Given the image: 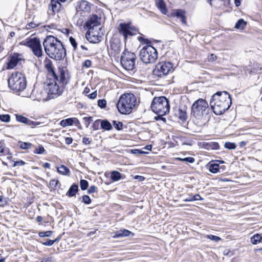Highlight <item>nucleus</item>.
I'll return each mask as SVG.
<instances>
[{"label": "nucleus", "mask_w": 262, "mask_h": 262, "mask_svg": "<svg viewBox=\"0 0 262 262\" xmlns=\"http://www.w3.org/2000/svg\"><path fill=\"white\" fill-rule=\"evenodd\" d=\"M126 178V176L124 173H122L117 170L111 171V179L108 181H105L104 183L106 185H110L111 184L119 181L121 180H124Z\"/></svg>", "instance_id": "20"}, {"label": "nucleus", "mask_w": 262, "mask_h": 262, "mask_svg": "<svg viewBox=\"0 0 262 262\" xmlns=\"http://www.w3.org/2000/svg\"><path fill=\"white\" fill-rule=\"evenodd\" d=\"M37 232L38 234V236L40 238H44V237H52L54 231H52V230H47V231H39Z\"/></svg>", "instance_id": "39"}, {"label": "nucleus", "mask_w": 262, "mask_h": 262, "mask_svg": "<svg viewBox=\"0 0 262 262\" xmlns=\"http://www.w3.org/2000/svg\"><path fill=\"white\" fill-rule=\"evenodd\" d=\"M155 4L162 14H166L167 9L164 0H155Z\"/></svg>", "instance_id": "28"}, {"label": "nucleus", "mask_w": 262, "mask_h": 262, "mask_svg": "<svg viewBox=\"0 0 262 262\" xmlns=\"http://www.w3.org/2000/svg\"><path fill=\"white\" fill-rule=\"evenodd\" d=\"M205 200L204 198H202L199 193H196L193 194L192 193L188 194V196L183 200V201L185 202H193L196 201H203Z\"/></svg>", "instance_id": "29"}, {"label": "nucleus", "mask_w": 262, "mask_h": 262, "mask_svg": "<svg viewBox=\"0 0 262 262\" xmlns=\"http://www.w3.org/2000/svg\"><path fill=\"white\" fill-rule=\"evenodd\" d=\"M73 120V117L62 119L60 121L59 124L63 127H66L68 126H72Z\"/></svg>", "instance_id": "35"}, {"label": "nucleus", "mask_w": 262, "mask_h": 262, "mask_svg": "<svg viewBox=\"0 0 262 262\" xmlns=\"http://www.w3.org/2000/svg\"><path fill=\"white\" fill-rule=\"evenodd\" d=\"M47 72L43 90L47 96L45 101H48L61 96L67 85L70 83L71 74L68 67H58V72L55 67H45Z\"/></svg>", "instance_id": "1"}, {"label": "nucleus", "mask_w": 262, "mask_h": 262, "mask_svg": "<svg viewBox=\"0 0 262 262\" xmlns=\"http://www.w3.org/2000/svg\"><path fill=\"white\" fill-rule=\"evenodd\" d=\"M171 139L173 140H175V139H178L181 142V144L182 145H188V146H192L194 143V141L190 138L183 136L182 135H172L171 136Z\"/></svg>", "instance_id": "22"}, {"label": "nucleus", "mask_w": 262, "mask_h": 262, "mask_svg": "<svg viewBox=\"0 0 262 262\" xmlns=\"http://www.w3.org/2000/svg\"><path fill=\"white\" fill-rule=\"evenodd\" d=\"M79 191L80 189L79 188L78 184L75 182L72 183V185L70 186V188L66 192V195L69 198L75 197Z\"/></svg>", "instance_id": "26"}, {"label": "nucleus", "mask_w": 262, "mask_h": 262, "mask_svg": "<svg viewBox=\"0 0 262 262\" xmlns=\"http://www.w3.org/2000/svg\"><path fill=\"white\" fill-rule=\"evenodd\" d=\"M140 56L144 63H152L158 58V53L156 49L152 46H146L141 50Z\"/></svg>", "instance_id": "7"}, {"label": "nucleus", "mask_w": 262, "mask_h": 262, "mask_svg": "<svg viewBox=\"0 0 262 262\" xmlns=\"http://www.w3.org/2000/svg\"><path fill=\"white\" fill-rule=\"evenodd\" d=\"M169 105V110H170V102L168 98L165 96H155L151 102L150 108L152 109L157 107L165 108Z\"/></svg>", "instance_id": "11"}, {"label": "nucleus", "mask_w": 262, "mask_h": 262, "mask_svg": "<svg viewBox=\"0 0 262 262\" xmlns=\"http://www.w3.org/2000/svg\"><path fill=\"white\" fill-rule=\"evenodd\" d=\"M227 101V102L213 101L212 103H210V108L215 115L221 116L229 110L232 101L230 100Z\"/></svg>", "instance_id": "8"}, {"label": "nucleus", "mask_w": 262, "mask_h": 262, "mask_svg": "<svg viewBox=\"0 0 262 262\" xmlns=\"http://www.w3.org/2000/svg\"><path fill=\"white\" fill-rule=\"evenodd\" d=\"M25 45L29 47L33 54L39 58V64L51 66V61L47 57L42 56V50L39 39L37 38L26 39Z\"/></svg>", "instance_id": "4"}, {"label": "nucleus", "mask_w": 262, "mask_h": 262, "mask_svg": "<svg viewBox=\"0 0 262 262\" xmlns=\"http://www.w3.org/2000/svg\"><path fill=\"white\" fill-rule=\"evenodd\" d=\"M8 85L14 93H19L26 89L27 81L25 78L21 79L20 76L18 77L17 73L15 76L12 73L8 79Z\"/></svg>", "instance_id": "6"}, {"label": "nucleus", "mask_w": 262, "mask_h": 262, "mask_svg": "<svg viewBox=\"0 0 262 262\" xmlns=\"http://www.w3.org/2000/svg\"><path fill=\"white\" fill-rule=\"evenodd\" d=\"M15 116L16 120L17 122L25 124H26V122L27 121V119L28 118L20 114H15Z\"/></svg>", "instance_id": "45"}, {"label": "nucleus", "mask_w": 262, "mask_h": 262, "mask_svg": "<svg viewBox=\"0 0 262 262\" xmlns=\"http://www.w3.org/2000/svg\"><path fill=\"white\" fill-rule=\"evenodd\" d=\"M97 192V187L94 185H91L90 187L89 186L87 189V193L89 194Z\"/></svg>", "instance_id": "56"}, {"label": "nucleus", "mask_w": 262, "mask_h": 262, "mask_svg": "<svg viewBox=\"0 0 262 262\" xmlns=\"http://www.w3.org/2000/svg\"><path fill=\"white\" fill-rule=\"evenodd\" d=\"M103 36V33L102 28H89L86 33L87 39L92 43H97L101 41V39Z\"/></svg>", "instance_id": "10"}, {"label": "nucleus", "mask_w": 262, "mask_h": 262, "mask_svg": "<svg viewBox=\"0 0 262 262\" xmlns=\"http://www.w3.org/2000/svg\"><path fill=\"white\" fill-rule=\"evenodd\" d=\"M42 123V122L39 121H34L33 120H30V119L28 118L27 121L26 122L25 125L28 126H31L32 128H34V127L39 125Z\"/></svg>", "instance_id": "50"}, {"label": "nucleus", "mask_w": 262, "mask_h": 262, "mask_svg": "<svg viewBox=\"0 0 262 262\" xmlns=\"http://www.w3.org/2000/svg\"><path fill=\"white\" fill-rule=\"evenodd\" d=\"M134 236L135 233L134 232L125 228H121L112 233V237L113 238L133 237Z\"/></svg>", "instance_id": "17"}, {"label": "nucleus", "mask_w": 262, "mask_h": 262, "mask_svg": "<svg viewBox=\"0 0 262 262\" xmlns=\"http://www.w3.org/2000/svg\"><path fill=\"white\" fill-rule=\"evenodd\" d=\"M93 117L92 116H86L83 117L82 119L84 121V123L86 128H88L90 124L93 122Z\"/></svg>", "instance_id": "54"}, {"label": "nucleus", "mask_w": 262, "mask_h": 262, "mask_svg": "<svg viewBox=\"0 0 262 262\" xmlns=\"http://www.w3.org/2000/svg\"><path fill=\"white\" fill-rule=\"evenodd\" d=\"M92 140L89 138L86 137H84L82 138V142L84 145H90L92 143Z\"/></svg>", "instance_id": "61"}, {"label": "nucleus", "mask_w": 262, "mask_h": 262, "mask_svg": "<svg viewBox=\"0 0 262 262\" xmlns=\"http://www.w3.org/2000/svg\"><path fill=\"white\" fill-rule=\"evenodd\" d=\"M25 59L21 54L13 53L9 57V60L7 66H16L25 64Z\"/></svg>", "instance_id": "18"}, {"label": "nucleus", "mask_w": 262, "mask_h": 262, "mask_svg": "<svg viewBox=\"0 0 262 262\" xmlns=\"http://www.w3.org/2000/svg\"><path fill=\"white\" fill-rule=\"evenodd\" d=\"M33 144L29 142H24L20 140L18 141V146L21 149L28 150L30 149Z\"/></svg>", "instance_id": "37"}, {"label": "nucleus", "mask_w": 262, "mask_h": 262, "mask_svg": "<svg viewBox=\"0 0 262 262\" xmlns=\"http://www.w3.org/2000/svg\"><path fill=\"white\" fill-rule=\"evenodd\" d=\"M237 147L235 143L227 141L224 143V147L229 150L235 149Z\"/></svg>", "instance_id": "49"}, {"label": "nucleus", "mask_w": 262, "mask_h": 262, "mask_svg": "<svg viewBox=\"0 0 262 262\" xmlns=\"http://www.w3.org/2000/svg\"><path fill=\"white\" fill-rule=\"evenodd\" d=\"M234 254V251H231L230 249H225L223 251V254L225 256H228L229 257L233 255Z\"/></svg>", "instance_id": "60"}, {"label": "nucleus", "mask_w": 262, "mask_h": 262, "mask_svg": "<svg viewBox=\"0 0 262 262\" xmlns=\"http://www.w3.org/2000/svg\"><path fill=\"white\" fill-rule=\"evenodd\" d=\"M78 200L80 201L81 203L86 205L91 204L92 202V200L88 194H83V195L79 197Z\"/></svg>", "instance_id": "38"}, {"label": "nucleus", "mask_w": 262, "mask_h": 262, "mask_svg": "<svg viewBox=\"0 0 262 262\" xmlns=\"http://www.w3.org/2000/svg\"><path fill=\"white\" fill-rule=\"evenodd\" d=\"M121 43L118 40L111 42L110 48L108 49V54L110 56L118 58L121 51Z\"/></svg>", "instance_id": "16"}, {"label": "nucleus", "mask_w": 262, "mask_h": 262, "mask_svg": "<svg viewBox=\"0 0 262 262\" xmlns=\"http://www.w3.org/2000/svg\"><path fill=\"white\" fill-rule=\"evenodd\" d=\"M171 16L176 17L180 19L182 24L186 25V12L182 9H177L174 10L171 13Z\"/></svg>", "instance_id": "25"}, {"label": "nucleus", "mask_w": 262, "mask_h": 262, "mask_svg": "<svg viewBox=\"0 0 262 262\" xmlns=\"http://www.w3.org/2000/svg\"><path fill=\"white\" fill-rule=\"evenodd\" d=\"M43 45L47 54L56 60H61L66 55V50L62 42L53 36L47 37Z\"/></svg>", "instance_id": "2"}, {"label": "nucleus", "mask_w": 262, "mask_h": 262, "mask_svg": "<svg viewBox=\"0 0 262 262\" xmlns=\"http://www.w3.org/2000/svg\"><path fill=\"white\" fill-rule=\"evenodd\" d=\"M247 25V22L245 21L243 19H239L236 22L235 25V28L237 29H244Z\"/></svg>", "instance_id": "44"}, {"label": "nucleus", "mask_w": 262, "mask_h": 262, "mask_svg": "<svg viewBox=\"0 0 262 262\" xmlns=\"http://www.w3.org/2000/svg\"><path fill=\"white\" fill-rule=\"evenodd\" d=\"M198 145L200 148L204 149L207 150H219L220 149V145L217 142L210 141V142H199Z\"/></svg>", "instance_id": "19"}, {"label": "nucleus", "mask_w": 262, "mask_h": 262, "mask_svg": "<svg viewBox=\"0 0 262 262\" xmlns=\"http://www.w3.org/2000/svg\"><path fill=\"white\" fill-rule=\"evenodd\" d=\"M61 5L58 0H51L49 7V14H55L59 11Z\"/></svg>", "instance_id": "24"}, {"label": "nucleus", "mask_w": 262, "mask_h": 262, "mask_svg": "<svg viewBox=\"0 0 262 262\" xmlns=\"http://www.w3.org/2000/svg\"><path fill=\"white\" fill-rule=\"evenodd\" d=\"M174 160L176 161L187 162L190 164H192L195 161V159L192 157H187L185 158L176 157L174 158Z\"/></svg>", "instance_id": "41"}, {"label": "nucleus", "mask_w": 262, "mask_h": 262, "mask_svg": "<svg viewBox=\"0 0 262 262\" xmlns=\"http://www.w3.org/2000/svg\"><path fill=\"white\" fill-rule=\"evenodd\" d=\"M11 120V116L8 114H0V121L4 123H8Z\"/></svg>", "instance_id": "51"}, {"label": "nucleus", "mask_w": 262, "mask_h": 262, "mask_svg": "<svg viewBox=\"0 0 262 262\" xmlns=\"http://www.w3.org/2000/svg\"><path fill=\"white\" fill-rule=\"evenodd\" d=\"M26 162L24 161L21 159H18L16 161H13V164L12 165V167H15L17 166H24Z\"/></svg>", "instance_id": "58"}, {"label": "nucleus", "mask_w": 262, "mask_h": 262, "mask_svg": "<svg viewBox=\"0 0 262 262\" xmlns=\"http://www.w3.org/2000/svg\"><path fill=\"white\" fill-rule=\"evenodd\" d=\"M79 185L80 189L82 191H84L88 189L89 186V182L84 179H80L79 181Z\"/></svg>", "instance_id": "47"}, {"label": "nucleus", "mask_w": 262, "mask_h": 262, "mask_svg": "<svg viewBox=\"0 0 262 262\" xmlns=\"http://www.w3.org/2000/svg\"><path fill=\"white\" fill-rule=\"evenodd\" d=\"M91 4L87 1H81L79 2L78 8L80 11L89 12L91 10Z\"/></svg>", "instance_id": "31"}, {"label": "nucleus", "mask_w": 262, "mask_h": 262, "mask_svg": "<svg viewBox=\"0 0 262 262\" xmlns=\"http://www.w3.org/2000/svg\"><path fill=\"white\" fill-rule=\"evenodd\" d=\"M10 199L8 197L4 198L3 195H0V206L4 207L8 204Z\"/></svg>", "instance_id": "55"}, {"label": "nucleus", "mask_w": 262, "mask_h": 262, "mask_svg": "<svg viewBox=\"0 0 262 262\" xmlns=\"http://www.w3.org/2000/svg\"><path fill=\"white\" fill-rule=\"evenodd\" d=\"M36 240L37 242L41 244L42 245L45 246L50 247L54 245L53 239L50 238L45 239L43 241L40 239H37Z\"/></svg>", "instance_id": "43"}, {"label": "nucleus", "mask_w": 262, "mask_h": 262, "mask_svg": "<svg viewBox=\"0 0 262 262\" xmlns=\"http://www.w3.org/2000/svg\"><path fill=\"white\" fill-rule=\"evenodd\" d=\"M177 67H155L152 71L153 76L158 78H162L163 76L167 75L170 72L174 71Z\"/></svg>", "instance_id": "15"}, {"label": "nucleus", "mask_w": 262, "mask_h": 262, "mask_svg": "<svg viewBox=\"0 0 262 262\" xmlns=\"http://www.w3.org/2000/svg\"><path fill=\"white\" fill-rule=\"evenodd\" d=\"M137 58L132 52L124 50L121 55L120 62L121 66H135Z\"/></svg>", "instance_id": "12"}, {"label": "nucleus", "mask_w": 262, "mask_h": 262, "mask_svg": "<svg viewBox=\"0 0 262 262\" xmlns=\"http://www.w3.org/2000/svg\"><path fill=\"white\" fill-rule=\"evenodd\" d=\"M97 105L101 109H105L106 107L107 102L105 99H100L97 101Z\"/></svg>", "instance_id": "53"}, {"label": "nucleus", "mask_w": 262, "mask_h": 262, "mask_svg": "<svg viewBox=\"0 0 262 262\" xmlns=\"http://www.w3.org/2000/svg\"><path fill=\"white\" fill-rule=\"evenodd\" d=\"M112 126L117 131H121L123 129L124 124L122 122L118 120H112Z\"/></svg>", "instance_id": "36"}, {"label": "nucleus", "mask_w": 262, "mask_h": 262, "mask_svg": "<svg viewBox=\"0 0 262 262\" xmlns=\"http://www.w3.org/2000/svg\"><path fill=\"white\" fill-rule=\"evenodd\" d=\"M170 112L169 105H167L166 110L163 112L162 114H156L157 116H155L154 119L155 121H160L162 119V115H167Z\"/></svg>", "instance_id": "46"}, {"label": "nucleus", "mask_w": 262, "mask_h": 262, "mask_svg": "<svg viewBox=\"0 0 262 262\" xmlns=\"http://www.w3.org/2000/svg\"><path fill=\"white\" fill-rule=\"evenodd\" d=\"M250 242L253 245H257L259 243H262V233H254L250 237Z\"/></svg>", "instance_id": "32"}, {"label": "nucleus", "mask_w": 262, "mask_h": 262, "mask_svg": "<svg viewBox=\"0 0 262 262\" xmlns=\"http://www.w3.org/2000/svg\"><path fill=\"white\" fill-rule=\"evenodd\" d=\"M237 69L229 70L225 69L226 71H224L223 75L227 76H236L242 74L243 71H244L245 73L247 74L248 73L250 75H255L258 70H261V67H255L249 69L247 67H236Z\"/></svg>", "instance_id": "9"}, {"label": "nucleus", "mask_w": 262, "mask_h": 262, "mask_svg": "<svg viewBox=\"0 0 262 262\" xmlns=\"http://www.w3.org/2000/svg\"><path fill=\"white\" fill-rule=\"evenodd\" d=\"M57 171L60 174L63 176H69L70 174V170L64 165H60L59 167H56Z\"/></svg>", "instance_id": "34"}, {"label": "nucleus", "mask_w": 262, "mask_h": 262, "mask_svg": "<svg viewBox=\"0 0 262 262\" xmlns=\"http://www.w3.org/2000/svg\"><path fill=\"white\" fill-rule=\"evenodd\" d=\"M97 92L96 90L93 92L92 93L87 95L89 99H92V100L95 99L97 97Z\"/></svg>", "instance_id": "64"}, {"label": "nucleus", "mask_w": 262, "mask_h": 262, "mask_svg": "<svg viewBox=\"0 0 262 262\" xmlns=\"http://www.w3.org/2000/svg\"><path fill=\"white\" fill-rule=\"evenodd\" d=\"M61 183L58 179H51L49 184L48 185V187L50 188V191H52V190H55L57 189V187L59 188L61 186Z\"/></svg>", "instance_id": "33"}, {"label": "nucleus", "mask_w": 262, "mask_h": 262, "mask_svg": "<svg viewBox=\"0 0 262 262\" xmlns=\"http://www.w3.org/2000/svg\"><path fill=\"white\" fill-rule=\"evenodd\" d=\"M100 129L104 131H110L113 129L112 123L107 119H101Z\"/></svg>", "instance_id": "30"}, {"label": "nucleus", "mask_w": 262, "mask_h": 262, "mask_svg": "<svg viewBox=\"0 0 262 262\" xmlns=\"http://www.w3.org/2000/svg\"><path fill=\"white\" fill-rule=\"evenodd\" d=\"M34 199V197H32H32L31 196L27 197V203H25V206L26 207H28L29 206H30L33 203Z\"/></svg>", "instance_id": "62"}, {"label": "nucleus", "mask_w": 262, "mask_h": 262, "mask_svg": "<svg viewBox=\"0 0 262 262\" xmlns=\"http://www.w3.org/2000/svg\"><path fill=\"white\" fill-rule=\"evenodd\" d=\"M205 167L210 172L213 174L223 173L227 170V167L225 165H218L214 160H210Z\"/></svg>", "instance_id": "14"}, {"label": "nucleus", "mask_w": 262, "mask_h": 262, "mask_svg": "<svg viewBox=\"0 0 262 262\" xmlns=\"http://www.w3.org/2000/svg\"><path fill=\"white\" fill-rule=\"evenodd\" d=\"M138 105L137 98L132 92H125L121 94L115 103L118 112L120 114L125 115L130 114L133 108Z\"/></svg>", "instance_id": "3"}, {"label": "nucleus", "mask_w": 262, "mask_h": 262, "mask_svg": "<svg viewBox=\"0 0 262 262\" xmlns=\"http://www.w3.org/2000/svg\"><path fill=\"white\" fill-rule=\"evenodd\" d=\"M187 107L186 105L184 106V109L179 107L178 108L177 106L173 107V110L174 111H178L179 119L182 121L183 122H185L187 119V115L186 112Z\"/></svg>", "instance_id": "27"}, {"label": "nucleus", "mask_w": 262, "mask_h": 262, "mask_svg": "<svg viewBox=\"0 0 262 262\" xmlns=\"http://www.w3.org/2000/svg\"><path fill=\"white\" fill-rule=\"evenodd\" d=\"M33 153L37 155H47V152L41 144H39L33 151Z\"/></svg>", "instance_id": "40"}, {"label": "nucleus", "mask_w": 262, "mask_h": 262, "mask_svg": "<svg viewBox=\"0 0 262 262\" xmlns=\"http://www.w3.org/2000/svg\"><path fill=\"white\" fill-rule=\"evenodd\" d=\"M99 18L96 15H92L86 23V26L89 28H94V27L100 28V23Z\"/></svg>", "instance_id": "23"}, {"label": "nucleus", "mask_w": 262, "mask_h": 262, "mask_svg": "<svg viewBox=\"0 0 262 262\" xmlns=\"http://www.w3.org/2000/svg\"><path fill=\"white\" fill-rule=\"evenodd\" d=\"M205 237L210 241L215 242H219V241L222 240V238L218 236L213 235V234H207L205 236Z\"/></svg>", "instance_id": "52"}, {"label": "nucleus", "mask_w": 262, "mask_h": 262, "mask_svg": "<svg viewBox=\"0 0 262 262\" xmlns=\"http://www.w3.org/2000/svg\"><path fill=\"white\" fill-rule=\"evenodd\" d=\"M209 105L206 99L199 98L193 102L191 106L190 117L201 119L204 115L208 114Z\"/></svg>", "instance_id": "5"}, {"label": "nucleus", "mask_w": 262, "mask_h": 262, "mask_svg": "<svg viewBox=\"0 0 262 262\" xmlns=\"http://www.w3.org/2000/svg\"><path fill=\"white\" fill-rule=\"evenodd\" d=\"M164 109H165V108L157 107L151 109V110L154 114H162L163 112L165 111L164 110Z\"/></svg>", "instance_id": "59"}, {"label": "nucleus", "mask_w": 262, "mask_h": 262, "mask_svg": "<svg viewBox=\"0 0 262 262\" xmlns=\"http://www.w3.org/2000/svg\"><path fill=\"white\" fill-rule=\"evenodd\" d=\"M133 30L130 24L121 23L119 25V32L122 34L125 39L129 35H133Z\"/></svg>", "instance_id": "21"}, {"label": "nucleus", "mask_w": 262, "mask_h": 262, "mask_svg": "<svg viewBox=\"0 0 262 262\" xmlns=\"http://www.w3.org/2000/svg\"><path fill=\"white\" fill-rule=\"evenodd\" d=\"M39 261L36 262H52V258L51 256H48L47 257H42L39 259Z\"/></svg>", "instance_id": "63"}, {"label": "nucleus", "mask_w": 262, "mask_h": 262, "mask_svg": "<svg viewBox=\"0 0 262 262\" xmlns=\"http://www.w3.org/2000/svg\"><path fill=\"white\" fill-rule=\"evenodd\" d=\"M101 122V119H97L93 122L92 128H93V130H98L100 129Z\"/></svg>", "instance_id": "48"}, {"label": "nucleus", "mask_w": 262, "mask_h": 262, "mask_svg": "<svg viewBox=\"0 0 262 262\" xmlns=\"http://www.w3.org/2000/svg\"><path fill=\"white\" fill-rule=\"evenodd\" d=\"M227 100H230L232 101V95L229 92L226 91H217L212 95L210 100V103L217 101L227 102Z\"/></svg>", "instance_id": "13"}, {"label": "nucleus", "mask_w": 262, "mask_h": 262, "mask_svg": "<svg viewBox=\"0 0 262 262\" xmlns=\"http://www.w3.org/2000/svg\"><path fill=\"white\" fill-rule=\"evenodd\" d=\"M129 153L135 155H147L149 152L148 151H145L143 150V149H138V148H134L130 149L129 150Z\"/></svg>", "instance_id": "42"}, {"label": "nucleus", "mask_w": 262, "mask_h": 262, "mask_svg": "<svg viewBox=\"0 0 262 262\" xmlns=\"http://www.w3.org/2000/svg\"><path fill=\"white\" fill-rule=\"evenodd\" d=\"M75 125L79 129H82V127L78 119L76 117H73V125Z\"/></svg>", "instance_id": "57"}]
</instances>
